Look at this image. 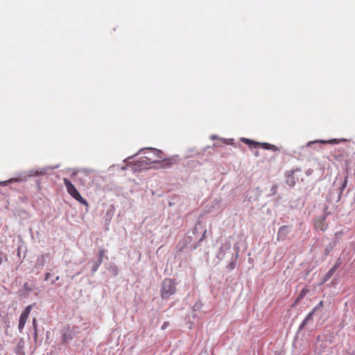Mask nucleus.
<instances>
[{"label": "nucleus", "mask_w": 355, "mask_h": 355, "mask_svg": "<svg viewBox=\"0 0 355 355\" xmlns=\"http://www.w3.org/2000/svg\"><path fill=\"white\" fill-rule=\"evenodd\" d=\"M142 151H144V157L138 162L139 166L159 163L161 160L164 162V164H162L160 166L161 168L170 167L172 165V162L166 159L163 152L159 149L148 148L143 149Z\"/></svg>", "instance_id": "1"}, {"label": "nucleus", "mask_w": 355, "mask_h": 355, "mask_svg": "<svg viewBox=\"0 0 355 355\" xmlns=\"http://www.w3.org/2000/svg\"><path fill=\"white\" fill-rule=\"evenodd\" d=\"M176 284L173 279L165 278L160 286V296L162 299H168L176 292Z\"/></svg>", "instance_id": "2"}, {"label": "nucleus", "mask_w": 355, "mask_h": 355, "mask_svg": "<svg viewBox=\"0 0 355 355\" xmlns=\"http://www.w3.org/2000/svg\"><path fill=\"white\" fill-rule=\"evenodd\" d=\"M64 184L65 185V187L67 189V191L68 193L75 200H76L78 202H79L80 204L88 206L87 201L83 198L80 193L78 191V190L76 189L74 185L67 178L63 179Z\"/></svg>", "instance_id": "3"}, {"label": "nucleus", "mask_w": 355, "mask_h": 355, "mask_svg": "<svg viewBox=\"0 0 355 355\" xmlns=\"http://www.w3.org/2000/svg\"><path fill=\"white\" fill-rule=\"evenodd\" d=\"M242 142H243L245 144H248L249 146H254L255 147H261L263 149L266 150H270L273 152L279 151V148L272 144H268V143H260L255 141H253L250 139L247 138H242L241 139Z\"/></svg>", "instance_id": "4"}, {"label": "nucleus", "mask_w": 355, "mask_h": 355, "mask_svg": "<svg viewBox=\"0 0 355 355\" xmlns=\"http://www.w3.org/2000/svg\"><path fill=\"white\" fill-rule=\"evenodd\" d=\"M33 309V305H28L26 307V309L21 312L19 316V321L18 329L20 332L24 329L26 320L29 316V314Z\"/></svg>", "instance_id": "5"}, {"label": "nucleus", "mask_w": 355, "mask_h": 355, "mask_svg": "<svg viewBox=\"0 0 355 355\" xmlns=\"http://www.w3.org/2000/svg\"><path fill=\"white\" fill-rule=\"evenodd\" d=\"M297 171H300V169L293 170L288 171L286 175V182L289 187H294L298 180V178L295 176V173Z\"/></svg>", "instance_id": "6"}, {"label": "nucleus", "mask_w": 355, "mask_h": 355, "mask_svg": "<svg viewBox=\"0 0 355 355\" xmlns=\"http://www.w3.org/2000/svg\"><path fill=\"white\" fill-rule=\"evenodd\" d=\"M340 263L339 260L336 261L335 265L325 274V275L322 279V284L327 282L336 272V270L339 268Z\"/></svg>", "instance_id": "7"}, {"label": "nucleus", "mask_w": 355, "mask_h": 355, "mask_svg": "<svg viewBox=\"0 0 355 355\" xmlns=\"http://www.w3.org/2000/svg\"><path fill=\"white\" fill-rule=\"evenodd\" d=\"M290 230L288 225H282L279 227L277 232V240L283 241L286 239L288 234L289 233Z\"/></svg>", "instance_id": "8"}, {"label": "nucleus", "mask_w": 355, "mask_h": 355, "mask_svg": "<svg viewBox=\"0 0 355 355\" xmlns=\"http://www.w3.org/2000/svg\"><path fill=\"white\" fill-rule=\"evenodd\" d=\"M62 342L67 343L69 340L73 339V334L70 331L64 332L62 336Z\"/></svg>", "instance_id": "9"}, {"label": "nucleus", "mask_w": 355, "mask_h": 355, "mask_svg": "<svg viewBox=\"0 0 355 355\" xmlns=\"http://www.w3.org/2000/svg\"><path fill=\"white\" fill-rule=\"evenodd\" d=\"M24 349V342L20 341L16 346L15 353L19 355H25L24 352H22Z\"/></svg>", "instance_id": "10"}, {"label": "nucleus", "mask_w": 355, "mask_h": 355, "mask_svg": "<svg viewBox=\"0 0 355 355\" xmlns=\"http://www.w3.org/2000/svg\"><path fill=\"white\" fill-rule=\"evenodd\" d=\"M347 179H348V177L347 176H345L343 182H342V184L341 186L340 187L339 189H340V193H339V196H338V199L340 198V196L341 194L343 193V191L345 189V188L347 187Z\"/></svg>", "instance_id": "11"}, {"label": "nucleus", "mask_w": 355, "mask_h": 355, "mask_svg": "<svg viewBox=\"0 0 355 355\" xmlns=\"http://www.w3.org/2000/svg\"><path fill=\"white\" fill-rule=\"evenodd\" d=\"M347 179H348V177L347 176H345L343 182H342V184L341 186L340 187L339 189H340V193H339V196H338V199L340 198V196L341 194L343 193V191L345 189V188L347 187Z\"/></svg>", "instance_id": "12"}, {"label": "nucleus", "mask_w": 355, "mask_h": 355, "mask_svg": "<svg viewBox=\"0 0 355 355\" xmlns=\"http://www.w3.org/2000/svg\"><path fill=\"white\" fill-rule=\"evenodd\" d=\"M102 263V262H101V260H97L96 261H95L92 266V270L93 272H96V270H98V267L100 266V265Z\"/></svg>", "instance_id": "13"}, {"label": "nucleus", "mask_w": 355, "mask_h": 355, "mask_svg": "<svg viewBox=\"0 0 355 355\" xmlns=\"http://www.w3.org/2000/svg\"><path fill=\"white\" fill-rule=\"evenodd\" d=\"M105 254V250L101 249L99 250V252H98V260H101V262H103Z\"/></svg>", "instance_id": "14"}, {"label": "nucleus", "mask_w": 355, "mask_h": 355, "mask_svg": "<svg viewBox=\"0 0 355 355\" xmlns=\"http://www.w3.org/2000/svg\"><path fill=\"white\" fill-rule=\"evenodd\" d=\"M24 288L27 292H31V291L33 290V285L29 284L28 283L26 282V283H24Z\"/></svg>", "instance_id": "15"}, {"label": "nucleus", "mask_w": 355, "mask_h": 355, "mask_svg": "<svg viewBox=\"0 0 355 355\" xmlns=\"http://www.w3.org/2000/svg\"><path fill=\"white\" fill-rule=\"evenodd\" d=\"M320 142L322 143V144H338V140L336 139H331V140H329V141L321 140V141H320Z\"/></svg>", "instance_id": "16"}, {"label": "nucleus", "mask_w": 355, "mask_h": 355, "mask_svg": "<svg viewBox=\"0 0 355 355\" xmlns=\"http://www.w3.org/2000/svg\"><path fill=\"white\" fill-rule=\"evenodd\" d=\"M313 313H314V312H313V311H312L311 312H310V313L306 315V318H305V319L304 320V321L302 322V325H304L309 320H310V319H311V318H312V315H313Z\"/></svg>", "instance_id": "17"}, {"label": "nucleus", "mask_w": 355, "mask_h": 355, "mask_svg": "<svg viewBox=\"0 0 355 355\" xmlns=\"http://www.w3.org/2000/svg\"><path fill=\"white\" fill-rule=\"evenodd\" d=\"M236 261L234 260V261H231L230 263H229V265H228V268L230 270H233L235 266H236Z\"/></svg>", "instance_id": "18"}, {"label": "nucleus", "mask_w": 355, "mask_h": 355, "mask_svg": "<svg viewBox=\"0 0 355 355\" xmlns=\"http://www.w3.org/2000/svg\"><path fill=\"white\" fill-rule=\"evenodd\" d=\"M323 306V302L322 301H320L319 302V304L318 305H316L313 309V312H315V311H317L318 309L322 308Z\"/></svg>", "instance_id": "19"}, {"label": "nucleus", "mask_w": 355, "mask_h": 355, "mask_svg": "<svg viewBox=\"0 0 355 355\" xmlns=\"http://www.w3.org/2000/svg\"><path fill=\"white\" fill-rule=\"evenodd\" d=\"M306 290L303 289V290L301 291V293H300V295H299V296H298V297H297V300H300V299L303 298V297H304V296L306 295Z\"/></svg>", "instance_id": "20"}, {"label": "nucleus", "mask_w": 355, "mask_h": 355, "mask_svg": "<svg viewBox=\"0 0 355 355\" xmlns=\"http://www.w3.org/2000/svg\"><path fill=\"white\" fill-rule=\"evenodd\" d=\"M33 328L35 329V331H36V329H37V321H36V319L35 318H33Z\"/></svg>", "instance_id": "21"}, {"label": "nucleus", "mask_w": 355, "mask_h": 355, "mask_svg": "<svg viewBox=\"0 0 355 355\" xmlns=\"http://www.w3.org/2000/svg\"><path fill=\"white\" fill-rule=\"evenodd\" d=\"M51 276V274L50 272H46L45 274V278H44L45 281H47Z\"/></svg>", "instance_id": "22"}, {"label": "nucleus", "mask_w": 355, "mask_h": 355, "mask_svg": "<svg viewBox=\"0 0 355 355\" xmlns=\"http://www.w3.org/2000/svg\"><path fill=\"white\" fill-rule=\"evenodd\" d=\"M168 324H169L168 322H164V324L162 326V329H165L166 328V327H168Z\"/></svg>", "instance_id": "23"}, {"label": "nucleus", "mask_w": 355, "mask_h": 355, "mask_svg": "<svg viewBox=\"0 0 355 355\" xmlns=\"http://www.w3.org/2000/svg\"><path fill=\"white\" fill-rule=\"evenodd\" d=\"M206 233H207V230H205V231L204 232V233H203V234H202V237H201V239H200V241H202V240L205 238V236H206Z\"/></svg>", "instance_id": "24"}, {"label": "nucleus", "mask_w": 355, "mask_h": 355, "mask_svg": "<svg viewBox=\"0 0 355 355\" xmlns=\"http://www.w3.org/2000/svg\"><path fill=\"white\" fill-rule=\"evenodd\" d=\"M58 279H59V276H58V277L55 278V280H53V281H52V282H51V285L54 284H55V282L57 280H58Z\"/></svg>", "instance_id": "25"}, {"label": "nucleus", "mask_w": 355, "mask_h": 355, "mask_svg": "<svg viewBox=\"0 0 355 355\" xmlns=\"http://www.w3.org/2000/svg\"><path fill=\"white\" fill-rule=\"evenodd\" d=\"M317 229H320L322 231H324L326 230V227H320V226H317Z\"/></svg>", "instance_id": "26"}, {"label": "nucleus", "mask_w": 355, "mask_h": 355, "mask_svg": "<svg viewBox=\"0 0 355 355\" xmlns=\"http://www.w3.org/2000/svg\"><path fill=\"white\" fill-rule=\"evenodd\" d=\"M2 262H3V259H2V258L0 257V265L2 263Z\"/></svg>", "instance_id": "27"}, {"label": "nucleus", "mask_w": 355, "mask_h": 355, "mask_svg": "<svg viewBox=\"0 0 355 355\" xmlns=\"http://www.w3.org/2000/svg\"><path fill=\"white\" fill-rule=\"evenodd\" d=\"M0 184H6V182H0Z\"/></svg>", "instance_id": "28"}, {"label": "nucleus", "mask_w": 355, "mask_h": 355, "mask_svg": "<svg viewBox=\"0 0 355 355\" xmlns=\"http://www.w3.org/2000/svg\"><path fill=\"white\" fill-rule=\"evenodd\" d=\"M258 155H259L258 152H256L255 155L258 156Z\"/></svg>", "instance_id": "29"}]
</instances>
